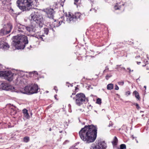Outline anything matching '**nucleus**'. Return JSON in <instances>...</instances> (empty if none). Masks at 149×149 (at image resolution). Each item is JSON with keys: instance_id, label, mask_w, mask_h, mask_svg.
<instances>
[{"instance_id": "f257e3e1", "label": "nucleus", "mask_w": 149, "mask_h": 149, "mask_svg": "<svg viewBox=\"0 0 149 149\" xmlns=\"http://www.w3.org/2000/svg\"><path fill=\"white\" fill-rule=\"evenodd\" d=\"M80 138L84 142L89 143L94 142L97 134V128L93 125L85 126L79 133Z\"/></svg>"}, {"instance_id": "f03ea898", "label": "nucleus", "mask_w": 149, "mask_h": 149, "mask_svg": "<svg viewBox=\"0 0 149 149\" xmlns=\"http://www.w3.org/2000/svg\"><path fill=\"white\" fill-rule=\"evenodd\" d=\"M13 45L17 49H24L28 43L26 36L24 35L15 36L13 37Z\"/></svg>"}, {"instance_id": "7ed1b4c3", "label": "nucleus", "mask_w": 149, "mask_h": 149, "mask_svg": "<svg viewBox=\"0 0 149 149\" xmlns=\"http://www.w3.org/2000/svg\"><path fill=\"white\" fill-rule=\"evenodd\" d=\"M29 19L31 23L35 26H39L40 28L42 27L44 24V19L42 15L37 12H33L31 14Z\"/></svg>"}, {"instance_id": "20e7f679", "label": "nucleus", "mask_w": 149, "mask_h": 149, "mask_svg": "<svg viewBox=\"0 0 149 149\" xmlns=\"http://www.w3.org/2000/svg\"><path fill=\"white\" fill-rule=\"evenodd\" d=\"M33 0H18L17 2V6L23 11H28L31 8Z\"/></svg>"}, {"instance_id": "39448f33", "label": "nucleus", "mask_w": 149, "mask_h": 149, "mask_svg": "<svg viewBox=\"0 0 149 149\" xmlns=\"http://www.w3.org/2000/svg\"><path fill=\"white\" fill-rule=\"evenodd\" d=\"M39 89L38 86L36 84L32 85L30 86H27L20 90V92L24 94H31L37 93Z\"/></svg>"}, {"instance_id": "423d86ee", "label": "nucleus", "mask_w": 149, "mask_h": 149, "mask_svg": "<svg viewBox=\"0 0 149 149\" xmlns=\"http://www.w3.org/2000/svg\"><path fill=\"white\" fill-rule=\"evenodd\" d=\"M70 97L75 101L76 104L80 106L85 103L86 99L85 95L82 93H78L75 95V93H72Z\"/></svg>"}, {"instance_id": "0eeeda50", "label": "nucleus", "mask_w": 149, "mask_h": 149, "mask_svg": "<svg viewBox=\"0 0 149 149\" xmlns=\"http://www.w3.org/2000/svg\"><path fill=\"white\" fill-rule=\"evenodd\" d=\"M84 14H81L80 13H76L74 16L72 13L69 12L68 14L66 15V20L68 22L70 23L71 21L73 22V19L75 18L82 19L84 17Z\"/></svg>"}, {"instance_id": "6e6552de", "label": "nucleus", "mask_w": 149, "mask_h": 149, "mask_svg": "<svg viewBox=\"0 0 149 149\" xmlns=\"http://www.w3.org/2000/svg\"><path fill=\"white\" fill-rule=\"evenodd\" d=\"M16 75L15 74L12 73L10 71H0V77H3L5 79L9 81H12Z\"/></svg>"}, {"instance_id": "1a4fd4ad", "label": "nucleus", "mask_w": 149, "mask_h": 149, "mask_svg": "<svg viewBox=\"0 0 149 149\" xmlns=\"http://www.w3.org/2000/svg\"><path fill=\"white\" fill-rule=\"evenodd\" d=\"M106 144L104 141L99 142L98 144L95 146L93 144L91 146L90 149H105Z\"/></svg>"}, {"instance_id": "9d476101", "label": "nucleus", "mask_w": 149, "mask_h": 149, "mask_svg": "<svg viewBox=\"0 0 149 149\" xmlns=\"http://www.w3.org/2000/svg\"><path fill=\"white\" fill-rule=\"evenodd\" d=\"M44 11L47 14L48 17L49 18H53L54 11L52 8H48L44 10Z\"/></svg>"}, {"instance_id": "9b49d317", "label": "nucleus", "mask_w": 149, "mask_h": 149, "mask_svg": "<svg viewBox=\"0 0 149 149\" xmlns=\"http://www.w3.org/2000/svg\"><path fill=\"white\" fill-rule=\"evenodd\" d=\"M4 28H5L8 31V33H10L13 28V26L12 24L10 22L7 23L6 24L3 25Z\"/></svg>"}, {"instance_id": "f8f14e48", "label": "nucleus", "mask_w": 149, "mask_h": 149, "mask_svg": "<svg viewBox=\"0 0 149 149\" xmlns=\"http://www.w3.org/2000/svg\"><path fill=\"white\" fill-rule=\"evenodd\" d=\"M10 47L8 43L0 41V48L4 50H6L8 49Z\"/></svg>"}, {"instance_id": "ddd939ff", "label": "nucleus", "mask_w": 149, "mask_h": 149, "mask_svg": "<svg viewBox=\"0 0 149 149\" xmlns=\"http://www.w3.org/2000/svg\"><path fill=\"white\" fill-rule=\"evenodd\" d=\"M10 88V86L6 83H3L0 84V90H3L8 91Z\"/></svg>"}, {"instance_id": "4468645a", "label": "nucleus", "mask_w": 149, "mask_h": 149, "mask_svg": "<svg viewBox=\"0 0 149 149\" xmlns=\"http://www.w3.org/2000/svg\"><path fill=\"white\" fill-rule=\"evenodd\" d=\"M15 27L16 29H18L19 31L22 32H23L24 30H25L26 26L19 23H17Z\"/></svg>"}, {"instance_id": "2eb2a0df", "label": "nucleus", "mask_w": 149, "mask_h": 149, "mask_svg": "<svg viewBox=\"0 0 149 149\" xmlns=\"http://www.w3.org/2000/svg\"><path fill=\"white\" fill-rule=\"evenodd\" d=\"M15 27L16 29H18L19 31L22 32H23L24 30H25L26 26L19 23H17Z\"/></svg>"}, {"instance_id": "dca6fc26", "label": "nucleus", "mask_w": 149, "mask_h": 149, "mask_svg": "<svg viewBox=\"0 0 149 149\" xmlns=\"http://www.w3.org/2000/svg\"><path fill=\"white\" fill-rule=\"evenodd\" d=\"M35 25L33 24L29 26H26L25 30L28 31L29 33H32L33 31V29L35 27Z\"/></svg>"}, {"instance_id": "f3484780", "label": "nucleus", "mask_w": 149, "mask_h": 149, "mask_svg": "<svg viewBox=\"0 0 149 149\" xmlns=\"http://www.w3.org/2000/svg\"><path fill=\"white\" fill-rule=\"evenodd\" d=\"M9 33L7 30L4 28V26H3V28L0 30V35L1 36H4Z\"/></svg>"}, {"instance_id": "a211bd4d", "label": "nucleus", "mask_w": 149, "mask_h": 149, "mask_svg": "<svg viewBox=\"0 0 149 149\" xmlns=\"http://www.w3.org/2000/svg\"><path fill=\"white\" fill-rule=\"evenodd\" d=\"M62 22L63 21H55L52 24V27L53 26L54 27H58L61 24Z\"/></svg>"}, {"instance_id": "6ab92c4d", "label": "nucleus", "mask_w": 149, "mask_h": 149, "mask_svg": "<svg viewBox=\"0 0 149 149\" xmlns=\"http://www.w3.org/2000/svg\"><path fill=\"white\" fill-rule=\"evenodd\" d=\"M0 5L1 6L7 5V2L6 0H0Z\"/></svg>"}, {"instance_id": "aec40b11", "label": "nucleus", "mask_w": 149, "mask_h": 149, "mask_svg": "<svg viewBox=\"0 0 149 149\" xmlns=\"http://www.w3.org/2000/svg\"><path fill=\"white\" fill-rule=\"evenodd\" d=\"M133 94L135 96V97L138 100H139L140 99V97L139 96L138 93L136 91H134L133 93Z\"/></svg>"}, {"instance_id": "412c9836", "label": "nucleus", "mask_w": 149, "mask_h": 149, "mask_svg": "<svg viewBox=\"0 0 149 149\" xmlns=\"http://www.w3.org/2000/svg\"><path fill=\"white\" fill-rule=\"evenodd\" d=\"M118 142V139L116 136H115L113 141L112 142V144L113 145H117Z\"/></svg>"}, {"instance_id": "4be33fe9", "label": "nucleus", "mask_w": 149, "mask_h": 149, "mask_svg": "<svg viewBox=\"0 0 149 149\" xmlns=\"http://www.w3.org/2000/svg\"><path fill=\"white\" fill-rule=\"evenodd\" d=\"M113 88V84H108L107 86V89L109 90H111Z\"/></svg>"}, {"instance_id": "5701e85b", "label": "nucleus", "mask_w": 149, "mask_h": 149, "mask_svg": "<svg viewBox=\"0 0 149 149\" xmlns=\"http://www.w3.org/2000/svg\"><path fill=\"white\" fill-rule=\"evenodd\" d=\"M24 141L26 143H27L29 141V138L28 136H25L24 138Z\"/></svg>"}, {"instance_id": "b1692460", "label": "nucleus", "mask_w": 149, "mask_h": 149, "mask_svg": "<svg viewBox=\"0 0 149 149\" xmlns=\"http://www.w3.org/2000/svg\"><path fill=\"white\" fill-rule=\"evenodd\" d=\"M44 36L43 35H39L37 36L36 37L38 39L41 40H44L43 38V37H44Z\"/></svg>"}, {"instance_id": "393cba45", "label": "nucleus", "mask_w": 149, "mask_h": 149, "mask_svg": "<svg viewBox=\"0 0 149 149\" xmlns=\"http://www.w3.org/2000/svg\"><path fill=\"white\" fill-rule=\"evenodd\" d=\"M120 8V6H119L118 3H117L114 6V8L116 10L119 9Z\"/></svg>"}, {"instance_id": "a878e982", "label": "nucleus", "mask_w": 149, "mask_h": 149, "mask_svg": "<svg viewBox=\"0 0 149 149\" xmlns=\"http://www.w3.org/2000/svg\"><path fill=\"white\" fill-rule=\"evenodd\" d=\"M44 33L46 35H47L49 32V29L47 28H45L44 29Z\"/></svg>"}, {"instance_id": "bb28decb", "label": "nucleus", "mask_w": 149, "mask_h": 149, "mask_svg": "<svg viewBox=\"0 0 149 149\" xmlns=\"http://www.w3.org/2000/svg\"><path fill=\"white\" fill-rule=\"evenodd\" d=\"M96 103L99 104H100L102 103L101 99L100 98H98L97 99Z\"/></svg>"}, {"instance_id": "cd10ccee", "label": "nucleus", "mask_w": 149, "mask_h": 149, "mask_svg": "<svg viewBox=\"0 0 149 149\" xmlns=\"http://www.w3.org/2000/svg\"><path fill=\"white\" fill-rule=\"evenodd\" d=\"M126 146L124 144H122L120 145V149H126Z\"/></svg>"}, {"instance_id": "c85d7f7f", "label": "nucleus", "mask_w": 149, "mask_h": 149, "mask_svg": "<svg viewBox=\"0 0 149 149\" xmlns=\"http://www.w3.org/2000/svg\"><path fill=\"white\" fill-rule=\"evenodd\" d=\"M24 116L25 118L26 119H29V116L28 113H26L24 114Z\"/></svg>"}, {"instance_id": "c756f323", "label": "nucleus", "mask_w": 149, "mask_h": 149, "mask_svg": "<svg viewBox=\"0 0 149 149\" xmlns=\"http://www.w3.org/2000/svg\"><path fill=\"white\" fill-rule=\"evenodd\" d=\"M79 0H74V4L77 6Z\"/></svg>"}, {"instance_id": "7c9ffc66", "label": "nucleus", "mask_w": 149, "mask_h": 149, "mask_svg": "<svg viewBox=\"0 0 149 149\" xmlns=\"http://www.w3.org/2000/svg\"><path fill=\"white\" fill-rule=\"evenodd\" d=\"M22 111L24 114L28 113L27 110L25 109L23 110Z\"/></svg>"}, {"instance_id": "2f4dec72", "label": "nucleus", "mask_w": 149, "mask_h": 149, "mask_svg": "<svg viewBox=\"0 0 149 149\" xmlns=\"http://www.w3.org/2000/svg\"><path fill=\"white\" fill-rule=\"evenodd\" d=\"M134 104L136 106V108L137 109H140V107L139 106V104L137 103H134Z\"/></svg>"}, {"instance_id": "473e14b6", "label": "nucleus", "mask_w": 149, "mask_h": 149, "mask_svg": "<svg viewBox=\"0 0 149 149\" xmlns=\"http://www.w3.org/2000/svg\"><path fill=\"white\" fill-rule=\"evenodd\" d=\"M115 89L116 90L119 89V87L116 85L115 86Z\"/></svg>"}, {"instance_id": "72a5a7b5", "label": "nucleus", "mask_w": 149, "mask_h": 149, "mask_svg": "<svg viewBox=\"0 0 149 149\" xmlns=\"http://www.w3.org/2000/svg\"><path fill=\"white\" fill-rule=\"evenodd\" d=\"M126 94L127 95H129L130 94V92L129 91H127L126 92Z\"/></svg>"}, {"instance_id": "f704fd0d", "label": "nucleus", "mask_w": 149, "mask_h": 149, "mask_svg": "<svg viewBox=\"0 0 149 149\" xmlns=\"http://www.w3.org/2000/svg\"><path fill=\"white\" fill-rule=\"evenodd\" d=\"M118 84L120 85H123L124 84V82L123 81L120 82L118 83Z\"/></svg>"}, {"instance_id": "c9c22d12", "label": "nucleus", "mask_w": 149, "mask_h": 149, "mask_svg": "<svg viewBox=\"0 0 149 149\" xmlns=\"http://www.w3.org/2000/svg\"><path fill=\"white\" fill-rule=\"evenodd\" d=\"M127 69L129 70V72H131L132 71L133 72V70H131L130 68H128Z\"/></svg>"}, {"instance_id": "e433bc0d", "label": "nucleus", "mask_w": 149, "mask_h": 149, "mask_svg": "<svg viewBox=\"0 0 149 149\" xmlns=\"http://www.w3.org/2000/svg\"><path fill=\"white\" fill-rule=\"evenodd\" d=\"M110 77V76H109L108 75H107L106 76V79L108 80V79Z\"/></svg>"}, {"instance_id": "4c0bfd02", "label": "nucleus", "mask_w": 149, "mask_h": 149, "mask_svg": "<svg viewBox=\"0 0 149 149\" xmlns=\"http://www.w3.org/2000/svg\"><path fill=\"white\" fill-rule=\"evenodd\" d=\"M69 149H76L75 146H72Z\"/></svg>"}, {"instance_id": "58836bf2", "label": "nucleus", "mask_w": 149, "mask_h": 149, "mask_svg": "<svg viewBox=\"0 0 149 149\" xmlns=\"http://www.w3.org/2000/svg\"><path fill=\"white\" fill-rule=\"evenodd\" d=\"M54 90H55L56 91H57V88L56 87H54Z\"/></svg>"}, {"instance_id": "ea45409f", "label": "nucleus", "mask_w": 149, "mask_h": 149, "mask_svg": "<svg viewBox=\"0 0 149 149\" xmlns=\"http://www.w3.org/2000/svg\"><path fill=\"white\" fill-rule=\"evenodd\" d=\"M68 106H69V107H71V105H70V104H68Z\"/></svg>"}, {"instance_id": "a19ab883", "label": "nucleus", "mask_w": 149, "mask_h": 149, "mask_svg": "<svg viewBox=\"0 0 149 149\" xmlns=\"http://www.w3.org/2000/svg\"><path fill=\"white\" fill-rule=\"evenodd\" d=\"M57 95H55V96H54V97L56 99V96Z\"/></svg>"}, {"instance_id": "79ce46f5", "label": "nucleus", "mask_w": 149, "mask_h": 149, "mask_svg": "<svg viewBox=\"0 0 149 149\" xmlns=\"http://www.w3.org/2000/svg\"><path fill=\"white\" fill-rule=\"evenodd\" d=\"M61 0L62 2L64 1H65V0Z\"/></svg>"}, {"instance_id": "37998d69", "label": "nucleus", "mask_w": 149, "mask_h": 149, "mask_svg": "<svg viewBox=\"0 0 149 149\" xmlns=\"http://www.w3.org/2000/svg\"><path fill=\"white\" fill-rule=\"evenodd\" d=\"M144 87L146 89V86H144Z\"/></svg>"}, {"instance_id": "c03bdc74", "label": "nucleus", "mask_w": 149, "mask_h": 149, "mask_svg": "<svg viewBox=\"0 0 149 149\" xmlns=\"http://www.w3.org/2000/svg\"><path fill=\"white\" fill-rule=\"evenodd\" d=\"M70 85L71 86H72V85H71V84H70Z\"/></svg>"}, {"instance_id": "a18cd8bd", "label": "nucleus", "mask_w": 149, "mask_h": 149, "mask_svg": "<svg viewBox=\"0 0 149 149\" xmlns=\"http://www.w3.org/2000/svg\"><path fill=\"white\" fill-rule=\"evenodd\" d=\"M123 69L124 70H125V68H123Z\"/></svg>"}, {"instance_id": "49530a36", "label": "nucleus", "mask_w": 149, "mask_h": 149, "mask_svg": "<svg viewBox=\"0 0 149 149\" xmlns=\"http://www.w3.org/2000/svg\"><path fill=\"white\" fill-rule=\"evenodd\" d=\"M132 138H133V139H134V137L133 136H132Z\"/></svg>"}, {"instance_id": "de8ad7c7", "label": "nucleus", "mask_w": 149, "mask_h": 149, "mask_svg": "<svg viewBox=\"0 0 149 149\" xmlns=\"http://www.w3.org/2000/svg\"><path fill=\"white\" fill-rule=\"evenodd\" d=\"M51 128H50V129H49V130H50V131H51Z\"/></svg>"}]
</instances>
